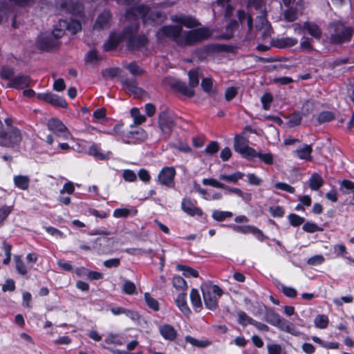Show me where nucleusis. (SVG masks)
Segmentation results:
<instances>
[{
    "label": "nucleus",
    "mask_w": 354,
    "mask_h": 354,
    "mask_svg": "<svg viewBox=\"0 0 354 354\" xmlns=\"http://www.w3.org/2000/svg\"><path fill=\"white\" fill-rule=\"evenodd\" d=\"M281 319L282 317L277 313H276L274 309L268 308L266 310L263 319L268 324L274 326H277L279 324Z\"/></svg>",
    "instance_id": "obj_21"
},
{
    "label": "nucleus",
    "mask_w": 354,
    "mask_h": 354,
    "mask_svg": "<svg viewBox=\"0 0 354 354\" xmlns=\"http://www.w3.org/2000/svg\"><path fill=\"white\" fill-rule=\"evenodd\" d=\"M353 30L352 28L346 26L337 21L331 25L330 33V42L333 44L339 45L351 41Z\"/></svg>",
    "instance_id": "obj_4"
},
{
    "label": "nucleus",
    "mask_w": 354,
    "mask_h": 354,
    "mask_svg": "<svg viewBox=\"0 0 354 354\" xmlns=\"http://www.w3.org/2000/svg\"><path fill=\"white\" fill-rule=\"evenodd\" d=\"M122 39H123V33L112 32L103 45L104 50L109 51L115 49L118 47Z\"/></svg>",
    "instance_id": "obj_19"
},
{
    "label": "nucleus",
    "mask_w": 354,
    "mask_h": 354,
    "mask_svg": "<svg viewBox=\"0 0 354 354\" xmlns=\"http://www.w3.org/2000/svg\"><path fill=\"white\" fill-rule=\"evenodd\" d=\"M176 170L172 167H165L162 169L158 176V181L160 184L168 187H174V178Z\"/></svg>",
    "instance_id": "obj_11"
},
{
    "label": "nucleus",
    "mask_w": 354,
    "mask_h": 354,
    "mask_svg": "<svg viewBox=\"0 0 354 354\" xmlns=\"http://www.w3.org/2000/svg\"><path fill=\"white\" fill-rule=\"evenodd\" d=\"M131 115L133 118L135 123L137 124H140L146 120L145 116L140 114L138 108H133L131 110Z\"/></svg>",
    "instance_id": "obj_54"
},
{
    "label": "nucleus",
    "mask_w": 354,
    "mask_h": 354,
    "mask_svg": "<svg viewBox=\"0 0 354 354\" xmlns=\"http://www.w3.org/2000/svg\"><path fill=\"white\" fill-rule=\"evenodd\" d=\"M299 15V14L296 8L290 7L284 12V18L286 21L292 22L297 19Z\"/></svg>",
    "instance_id": "obj_44"
},
{
    "label": "nucleus",
    "mask_w": 354,
    "mask_h": 354,
    "mask_svg": "<svg viewBox=\"0 0 354 354\" xmlns=\"http://www.w3.org/2000/svg\"><path fill=\"white\" fill-rule=\"evenodd\" d=\"M118 4L130 6L125 12L124 17L128 21H137L142 18L144 23L158 22L162 20V13L153 11L145 5H139L140 0H115Z\"/></svg>",
    "instance_id": "obj_2"
},
{
    "label": "nucleus",
    "mask_w": 354,
    "mask_h": 354,
    "mask_svg": "<svg viewBox=\"0 0 354 354\" xmlns=\"http://www.w3.org/2000/svg\"><path fill=\"white\" fill-rule=\"evenodd\" d=\"M334 119V115L330 111H323L320 113L317 117L319 123H324L330 122Z\"/></svg>",
    "instance_id": "obj_56"
},
{
    "label": "nucleus",
    "mask_w": 354,
    "mask_h": 354,
    "mask_svg": "<svg viewBox=\"0 0 354 354\" xmlns=\"http://www.w3.org/2000/svg\"><path fill=\"white\" fill-rule=\"evenodd\" d=\"M88 154L95 157L97 160H103L110 158L111 151L103 152L101 148L96 144H93L88 150Z\"/></svg>",
    "instance_id": "obj_20"
},
{
    "label": "nucleus",
    "mask_w": 354,
    "mask_h": 354,
    "mask_svg": "<svg viewBox=\"0 0 354 354\" xmlns=\"http://www.w3.org/2000/svg\"><path fill=\"white\" fill-rule=\"evenodd\" d=\"M239 27V23L236 20H231L226 26L227 32L224 34L223 38L230 39L232 37V32Z\"/></svg>",
    "instance_id": "obj_46"
},
{
    "label": "nucleus",
    "mask_w": 354,
    "mask_h": 354,
    "mask_svg": "<svg viewBox=\"0 0 354 354\" xmlns=\"http://www.w3.org/2000/svg\"><path fill=\"white\" fill-rule=\"evenodd\" d=\"M158 330L162 337L166 340L174 341L177 337L176 330L170 324L160 325Z\"/></svg>",
    "instance_id": "obj_18"
},
{
    "label": "nucleus",
    "mask_w": 354,
    "mask_h": 354,
    "mask_svg": "<svg viewBox=\"0 0 354 354\" xmlns=\"http://www.w3.org/2000/svg\"><path fill=\"white\" fill-rule=\"evenodd\" d=\"M127 137L132 140L143 141L147 138V133L142 128H138L135 131H129Z\"/></svg>",
    "instance_id": "obj_32"
},
{
    "label": "nucleus",
    "mask_w": 354,
    "mask_h": 354,
    "mask_svg": "<svg viewBox=\"0 0 354 354\" xmlns=\"http://www.w3.org/2000/svg\"><path fill=\"white\" fill-rule=\"evenodd\" d=\"M248 140L242 136H236L234 138V149L243 158L252 159L255 158L256 150L248 145Z\"/></svg>",
    "instance_id": "obj_7"
},
{
    "label": "nucleus",
    "mask_w": 354,
    "mask_h": 354,
    "mask_svg": "<svg viewBox=\"0 0 354 354\" xmlns=\"http://www.w3.org/2000/svg\"><path fill=\"white\" fill-rule=\"evenodd\" d=\"M22 134L18 128H11L1 132V147H15L20 145Z\"/></svg>",
    "instance_id": "obj_6"
},
{
    "label": "nucleus",
    "mask_w": 354,
    "mask_h": 354,
    "mask_svg": "<svg viewBox=\"0 0 354 354\" xmlns=\"http://www.w3.org/2000/svg\"><path fill=\"white\" fill-rule=\"evenodd\" d=\"M302 115H303L299 112L293 113L288 121L290 127H295L300 124Z\"/></svg>",
    "instance_id": "obj_61"
},
{
    "label": "nucleus",
    "mask_w": 354,
    "mask_h": 354,
    "mask_svg": "<svg viewBox=\"0 0 354 354\" xmlns=\"http://www.w3.org/2000/svg\"><path fill=\"white\" fill-rule=\"evenodd\" d=\"M36 45L41 50L50 51L57 48L59 45V41H57L55 36L46 32L37 37Z\"/></svg>",
    "instance_id": "obj_8"
},
{
    "label": "nucleus",
    "mask_w": 354,
    "mask_h": 354,
    "mask_svg": "<svg viewBox=\"0 0 354 354\" xmlns=\"http://www.w3.org/2000/svg\"><path fill=\"white\" fill-rule=\"evenodd\" d=\"M272 100L273 98L271 94L266 93L263 95L261 97V101L263 104V109L268 110L270 109Z\"/></svg>",
    "instance_id": "obj_62"
},
{
    "label": "nucleus",
    "mask_w": 354,
    "mask_h": 354,
    "mask_svg": "<svg viewBox=\"0 0 354 354\" xmlns=\"http://www.w3.org/2000/svg\"><path fill=\"white\" fill-rule=\"evenodd\" d=\"M303 230L309 233H314L315 232L322 231V229L319 227L316 223L311 222H306L302 226Z\"/></svg>",
    "instance_id": "obj_57"
},
{
    "label": "nucleus",
    "mask_w": 354,
    "mask_h": 354,
    "mask_svg": "<svg viewBox=\"0 0 354 354\" xmlns=\"http://www.w3.org/2000/svg\"><path fill=\"white\" fill-rule=\"evenodd\" d=\"M126 68L133 75H140L144 73V71L135 62L127 64Z\"/></svg>",
    "instance_id": "obj_55"
},
{
    "label": "nucleus",
    "mask_w": 354,
    "mask_h": 354,
    "mask_svg": "<svg viewBox=\"0 0 354 354\" xmlns=\"http://www.w3.org/2000/svg\"><path fill=\"white\" fill-rule=\"evenodd\" d=\"M277 327L281 330H284L290 334H295V328L294 325L283 318L281 319L279 324Z\"/></svg>",
    "instance_id": "obj_40"
},
{
    "label": "nucleus",
    "mask_w": 354,
    "mask_h": 354,
    "mask_svg": "<svg viewBox=\"0 0 354 354\" xmlns=\"http://www.w3.org/2000/svg\"><path fill=\"white\" fill-rule=\"evenodd\" d=\"M111 242V239L106 237L97 238L95 241L94 248L97 250L100 254L107 253L109 248H104V246L109 245Z\"/></svg>",
    "instance_id": "obj_27"
},
{
    "label": "nucleus",
    "mask_w": 354,
    "mask_h": 354,
    "mask_svg": "<svg viewBox=\"0 0 354 354\" xmlns=\"http://www.w3.org/2000/svg\"><path fill=\"white\" fill-rule=\"evenodd\" d=\"M176 268L178 270L182 271L183 274L186 277H188L189 276L197 277L198 276V271L190 267H187L183 265H178Z\"/></svg>",
    "instance_id": "obj_41"
},
{
    "label": "nucleus",
    "mask_w": 354,
    "mask_h": 354,
    "mask_svg": "<svg viewBox=\"0 0 354 354\" xmlns=\"http://www.w3.org/2000/svg\"><path fill=\"white\" fill-rule=\"evenodd\" d=\"M122 178L125 181L134 182L137 179V175L132 170L124 169L122 173Z\"/></svg>",
    "instance_id": "obj_63"
},
{
    "label": "nucleus",
    "mask_w": 354,
    "mask_h": 354,
    "mask_svg": "<svg viewBox=\"0 0 354 354\" xmlns=\"http://www.w3.org/2000/svg\"><path fill=\"white\" fill-rule=\"evenodd\" d=\"M258 21L256 24V28L257 29H264V34L270 35V25L268 23V21L266 18V10H263L262 12H260V15L257 16Z\"/></svg>",
    "instance_id": "obj_22"
},
{
    "label": "nucleus",
    "mask_w": 354,
    "mask_h": 354,
    "mask_svg": "<svg viewBox=\"0 0 354 354\" xmlns=\"http://www.w3.org/2000/svg\"><path fill=\"white\" fill-rule=\"evenodd\" d=\"M145 299L147 306L155 311L159 310V304L157 300L153 298L148 292L145 294Z\"/></svg>",
    "instance_id": "obj_52"
},
{
    "label": "nucleus",
    "mask_w": 354,
    "mask_h": 354,
    "mask_svg": "<svg viewBox=\"0 0 354 354\" xmlns=\"http://www.w3.org/2000/svg\"><path fill=\"white\" fill-rule=\"evenodd\" d=\"M203 300L207 308L214 310L218 307V300L223 295L222 289L217 285L201 286Z\"/></svg>",
    "instance_id": "obj_5"
},
{
    "label": "nucleus",
    "mask_w": 354,
    "mask_h": 354,
    "mask_svg": "<svg viewBox=\"0 0 354 354\" xmlns=\"http://www.w3.org/2000/svg\"><path fill=\"white\" fill-rule=\"evenodd\" d=\"M59 22V26L65 28L68 30L71 31L73 34H76L82 30V25L78 21L71 20V21H68L67 20L60 19Z\"/></svg>",
    "instance_id": "obj_23"
},
{
    "label": "nucleus",
    "mask_w": 354,
    "mask_h": 354,
    "mask_svg": "<svg viewBox=\"0 0 354 354\" xmlns=\"http://www.w3.org/2000/svg\"><path fill=\"white\" fill-rule=\"evenodd\" d=\"M172 283L174 287L178 290H185L187 288V282L180 276L174 277Z\"/></svg>",
    "instance_id": "obj_45"
},
{
    "label": "nucleus",
    "mask_w": 354,
    "mask_h": 354,
    "mask_svg": "<svg viewBox=\"0 0 354 354\" xmlns=\"http://www.w3.org/2000/svg\"><path fill=\"white\" fill-rule=\"evenodd\" d=\"M57 6L61 10L75 15H82L84 11L82 3L77 0H60Z\"/></svg>",
    "instance_id": "obj_10"
},
{
    "label": "nucleus",
    "mask_w": 354,
    "mask_h": 354,
    "mask_svg": "<svg viewBox=\"0 0 354 354\" xmlns=\"http://www.w3.org/2000/svg\"><path fill=\"white\" fill-rule=\"evenodd\" d=\"M170 19L178 25L161 27L156 32V37L159 41H162L165 38H169L178 45L192 46L208 39L212 35V32L206 28L183 31L182 26L191 28L199 25L197 20L190 15H171Z\"/></svg>",
    "instance_id": "obj_1"
},
{
    "label": "nucleus",
    "mask_w": 354,
    "mask_h": 354,
    "mask_svg": "<svg viewBox=\"0 0 354 354\" xmlns=\"http://www.w3.org/2000/svg\"><path fill=\"white\" fill-rule=\"evenodd\" d=\"M122 84L125 89L136 97H142L145 94V91L138 86V82L134 78L125 79L122 81Z\"/></svg>",
    "instance_id": "obj_15"
},
{
    "label": "nucleus",
    "mask_w": 354,
    "mask_h": 354,
    "mask_svg": "<svg viewBox=\"0 0 354 354\" xmlns=\"http://www.w3.org/2000/svg\"><path fill=\"white\" fill-rule=\"evenodd\" d=\"M313 149L311 145H304L302 147L295 150V153L299 159L310 160L312 159L311 153Z\"/></svg>",
    "instance_id": "obj_26"
},
{
    "label": "nucleus",
    "mask_w": 354,
    "mask_h": 354,
    "mask_svg": "<svg viewBox=\"0 0 354 354\" xmlns=\"http://www.w3.org/2000/svg\"><path fill=\"white\" fill-rule=\"evenodd\" d=\"M340 189L345 194H348L351 192H353L354 183L348 180H343L341 182Z\"/></svg>",
    "instance_id": "obj_53"
},
{
    "label": "nucleus",
    "mask_w": 354,
    "mask_h": 354,
    "mask_svg": "<svg viewBox=\"0 0 354 354\" xmlns=\"http://www.w3.org/2000/svg\"><path fill=\"white\" fill-rule=\"evenodd\" d=\"M48 129L56 136L67 138L69 132L66 127L58 119L51 118L47 123Z\"/></svg>",
    "instance_id": "obj_12"
},
{
    "label": "nucleus",
    "mask_w": 354,
    "mask_h": 354,
    "mask_svg": "<svg viewBox=\"0 0 354 354\" xmlns=\"http://www.w3.org/2000/svg\"><path fill=\"white\" fill-rule=\"evenodd\" d=\"M14 184L15 185L21 189V190H27L30 184V178L27 176L18 175L14 177Z\"/></svg>",
    "instance_id": "obj_30"
},
{
    "label": "nucleus",
    "mask_w": 354,
    "mask_h": 354,
    "mask_svg": "<svg viewBox=\"0 0 354 354\" xmlns=\"http://www.w3.org/2000/svg\"><path fill=\"white\" fill-rule=\"evenodd\" d=\"M244 176V174L241 171H236L234 174L227 175V174H220L219 179L232 183H236L239 180L243 178Z\"/></svg>",
    "instance_id": "obj_33"
},
{
    "label": "nucleus",
    "mask_w": 354,
    "mask_h": 354,
    "mask_svg": "<svg viewBox=\"0 0 354 354\" xmlns=\"http://www.w3.org/2000/svg\"><path fill=\"white\" fill-rule=\"evenodd\" d=\"M176 126L172 116L167 111H163L158 115V127L163 135L168 136Z\"/></svg>",
    "instance_id": "obj_9"
},
{
    "label": "nucleus",
    "mask_w": 354,
    "mask_h": 354,
    "mask_svg": "<svg viewBox=\"0 0 354 354\" xmlns=\"http://www.w3.org/2000/svg\"><path fill=\"white\" fill-rule=\"evenodd\" d=\"M201 87L203 91L209 95H213L216 93V90L213 88V80L210 77L202 79Z\"/></svg>",
    "instance_id": "obj_34"
},
{
    "label": "nucleus",
    "mask_w": 354,
    "mask_h": 354,
    "mask_svg": "<svg viewBox=\"0 0 354 354\" xmlns=\"http://www.w3.org/2000/svg\"><path fill=\"white\" fill-rule=\"evenodd\" d=\"M111 15L109 10H104L97 18L94 28L102 30L108 28L111 25Z\"/></svg>",
    "instance_id": "obj_17"
},
{
    "label": "nucleus",
    "mask_w": 354,
    "mask_h": 354,
    "mask_svg": "<svg viewBox=\"0 0 354 354\" xmlns=\"http://www.w3.org/2000/svg\"><path fill=\"white\" fill-rule=\"evenodd\" d=\"M185 341L189 344H191L193 346L201 347V348H205L208 346H209L212 342L209 340L204 339V340H199L197 339H195L194 337L187 335L185 337Z\"/></svg>",
    "instance_id": "obj_37"
},
{
    "label": "nucleus",
    "mask_w": 354,
    "mask_h": 354,
    "mask_svg": "<svg viewBox=\"0 0 354 354\" xmlns=\"http://www.w3.org/2000/svg\"><path fill=\"white\" fill-rule=\"evenodd\" d=\"M139 26V23L136 21L127 26L123 31V39L131 51L140 50L148 44L149 40L145 35H138Z\"/></svg>",
    "instance_id": "obj_3"
},
{
    "label": "nucleus",
    "mask_w": 354,
    "mask_h": 354,
    "mask_svg": "<svg viewBox=\"0 0 354 354\" xmlns=\"http://www.w3.org/2000/svg\"><path fill=\"white\" fill-rule=\"evenodd\" d=\"M122 291L127 295H133L136 292L135 283L129 280H124Z\"/></svg>",
    "instance_id": "obj_51"
},
{
    "label": "nucleus",
    "mask_w": 354,
    "mask_h": 354,
    "mask_svg": "<svg viewBox=\"0 0 354 354\" xmlns=\"http://www.w3.org/2000/svg\"><path fill=\"white\" fill-rule=\"evenodd\" d=\"M238 323L242 326L252 324L254 319L249 317L244 311H239L237 313Z\"/></svg>",
    "instance_id": "obj_42"
},
{
    "label": "nucleus",
    "mask_w": 354,
    "mask_h": 354,
    "mask_svg": "<svg viewBox=\"0 0 354 354\" xmlns=\"http://www.w3.org/2000/svg\"><path fill=\"white\" fill-rule=\"evenodd\" d=\"M324 184V179L317 173H313L308 180V185L312 190L317 191Z\"/></svg>",
    "instance_id": "obj_29"
},
{
    "label": "nucleus",
    "mask_w": 354,
    "mask_h": 354,
    "mask_svg": "<svg viewBox=\"0 0 354 354\" xmlns=\"http://www.w3.org/2000/svg\"><path fill=\"white\" fill-rule=\"evenodd\" d=\"M137 210L135 209L118 208L113 212V216L115 218H125L132 214L136 215Z\"/></svg>",
    "instance_id": "obj_36"
},
{
    "label": "nucleus",
    "mask_w": 354,
    "mask_h": 354,
    "mask_svg": "<svg viewBox=\"0 0 354 354\" xmlns=\"http://www.w3.org/2000/svg\"><path fill=\"white\" fill-rule=\"evenodd\" d=\"M325 261L324 257L322 254H317L311 257L307 260V263L309 266H319L322 264Z\"/></svg>",
    "instance_id": "obj_60"
},
{
    "label": "nucleus",
    "mask_w": 354,
    "mask_h": 354,
    "mask_svg": "<svg viewBox=\"0 0 354 354\" xmlns=\"http://www.w3.org/2000/svg\"><path fill=\"white\" fill-rule=\"evenodd\" d=\"M186 296V293L179 294L176 299V303L181 312L185 315H188L191 313V310L187 304Z\"/></svg>",
    "instance_id": "obj_28"
},
{
    "label": "nucleus",
    "mask_w": 354,
    "mask_h": 354,
    "mask_svg": "<svg viewBox=\"0 0 354 354\" xmlns=\"http://www.w3.org/2000/svg\"><path fill=\"white\" fill-rule=\"evenodd\" d=\"M315 109V102L311 100L305 101L301 107V114L308 115L311 113Z\"/></svg>",
    "instance_id": "obj_49"
},
{
    "label": "nucleus",
    "mask_w": 354,
    "mask_h": 354,
    "mask_svg": "<svg viewBox=\"0 0 354 354\" xmlns=\"http://www.w3.org/2000/svg\"><path fill=\"white\" fill-rule=\"evenodd\" d=\"M174 88L178 92L189 97H192L195 95L194 89L189 86V84L187 85L186 83L181 81L176 82L174 84Z\"/></svg>",
    "instance_id": "obj_24"
},
{
    "label": "nucleus",
    "mask_w": 354,
    "mask_h": 354,
    "mask_svg": "<svg viewBox=\"0 0 354 354\" xmlns=\"http://www.w3.org/2000/svg\"><path fill=\"white\" fill-rule=\"evenodd\" d=\"M232 216V213L231 212L214 210L212 213V218L217 221H223L226 218H230Z\"/></svg>",
    "instance_id": "obj_50"
},
{
    "label": "nucleus",
    "mask_w": 354,
    "mask_h": 354,
    "mask_svg": "<svg viewBox=\"0 0 354 354\" xmlns=\"http://www.w3.org/2000/svg\"><path fill=\"white\" fill-rule=\"evenodd\" d=\"M298 41L297 39L293 37H286L282 38L278 41V46L279 48L292 47L297 44Z\"/></svg>",
    "instance_id": "obj_47"
},
{
    "label": "nucleus",
    "mask_w": 354,
    "mask_h": 354,
    "mask_svg": "<svg viewBox=\"0 0 354 354\" xmlns=\"http://www.w3.org/2000/svg\"><path fill=\"white\" fill-rule=\"evenodd\" d=\"M314 324L317 328H326L328 324V318L325 315H319L315 317Z\"/></svg>",
    "instance_id": "obj_43"
},
{
    "label": "nucleus",
    "mask_w": 354,
    "mask_h": 354,
    "mask_svg": "<svg viewBox=\"0 0 354 354\" xmlns=\"http://www.w3.org/2000/svg\"><path fill=\"white\" fill-rule=\"evenodd\" d=\"M304 28L315 39L320 38L322 35V30L317 24L310 22H306L304 24Z\"/></svg>",
    "instance_id": "obj_31"
},
{
    "label": "nucleus",
    "mask_w": 354,
    "mask_h": 354,
    "mask_svg": "<svg viewBox=\"0 0 354 354\" xmlns=\"http://www.w3.org/2000/svg\"><path fill=\"white\" fill-rule=\"evenodd\" d=\"M269 354H286L279 344H273L268 346Z\"/></svg>",
    "instance_id": "obj_64"
},
{
    "label": "nucleus",
    "mask_w": 354,
    "mask_h": 354,
    "mask_svg": "<svg viewBox=\"0 0 354 354\" xmlns=\"http://www.w3.org/2000/svg\"><path fill=\"white\" fill-rule=\"evenodd\" d=\"M14 259L15 261V267L17 271L21 275L26 274L27 269L21 257L19 256L15 255L14 257Z\"/></svg>",
    "instance_id": "obj_48"
},
{
    "label": "nucleus",
    "mask_w": 354,
    "mask_h": 354,
    "mask_svg": "<svg viewBox=\"0 0 354 354\" xmlns=\"http://www.w3.org/2000/svg\"><path fill=\"white\" fill-rule=\"evenodd\" d=\"M288 220L291 225L294 227L299 226L304 222V218L295 214H290L288 216Z\"/></svg>",
    "instance_id": "obj_59"
},
{
    "label": "nucleus",
    "mask_w": 354,
    "mask_h": 354,
    "mask_svg": "<svg viewBox=\"0 0 354 354\" xmlns=\"http://www.w3.org/2000/svg\"><path fill=\"white\" fill-rule=\"evenodd\" d=\"M32 80L30 76L21 75L12 78L5 86L6 88H24L32 84Z\"/></svg>",
    "instance_id": "obj_13"
},
{
    "label": "nucleus",
    "mask_w": 354,
    "mask_h": 354,
    "mask_svg": "<svg viewBox=\"0 0 354 354\" xmlns=\"http://www.w3.org/2000/svg\"><path fill=\"white\" fill-rule=\"evenodd\" d=\"M37 98L45 101L54 106L62 108L67 107V103L64 98L51 93H39L37 95Z\"/></svg>",
    "instance_id": "obj_14"
},
{
    "label": "nucleus",
    "mask_w": 354,
    "mask_h": 354,
    "mask_svg": "<svg viewBox=\"0 0 354 354\" xmlns=\"http://www.w3.org/2000/svg\"><path fill=\"white\" fill-rule=\"evenodd\" d=\"M188 76L189 86L194 89V88L196 87L199 84L198 69L190 70L188 72Z\"/></svg>",
    "instance_id": "obj_39"
},
{
    "label": "nucleus",
    "mask_w": 354,
    "mask_h": 354,
    "mask_svg": "<svg viewBox=\"0 0 354 354\" xmlns=\"http://www.w3.org/2000/svg\"><path fill=\"white\" fill-rule=\"evenodd\" d=\"M182 210L191 216L196 215L201 216L203 215V211L201 208L196 207L190 198H185L183 199L181 203Z\"/></svg>",
    "instance_id": "obj_16"
},
{
    "label": "nucleus",
    "mask_w": 354,
    "mask_h": 354,
    "mask_svg": "<svg viewBox=\"0 0 354 354\" xmlns=\"http://www.w3.org/2000/svg\"><path fill=\"white\" fill-rule=\"evenodd\" d=\"M237 16L239 21L243 24L245 20H247V25L249 30H252L253 27V20L251 15H248L244 10H240L237 12Z\"/></svg>",
    "instance_id": "obj_38"
},
{
    "label": "nucleus",
    "mask_w": 354,
    "mask_h": 354,
    "mask_svg": "<svg viewBox=\"0 0 354 354\" xmlns=\"http://www.w3.org/2000/svg\"><path fill=\"white\" fill-rule=\"evenodd\" d=\"M234 232L246 234H261V231L257 227L252 225H232L230 226Z\"/></svg>",
    "instance_id": "obj_25"
},
{
    "label": "nucleus",
    "mask_w": 354,
    "mask_h": 354,
    "mask_svg": "<svg viewBox=\"0 0 354 354\" xmlns=\"http://www.w3.org/2000/svg\"><path fill=\"white\" fill-rule=\"evenodd\" d=\"M190 299L192 306L196 309H200L202 307V301L198 290L193 288L190 292Z\"/></svg>",
    "instance_id": "obj_35"
},
{
    "label": "nucleus",
    "mask_w": 354,
    "mask_h": 354,
    "mask_svg": "<svg viewBox=\"0 0 354 354\" xmlns=\"http://www.w3.org/2000/svg\"><path fill=\"white\" fill-rule=\"evenodd\" d=\"M202 182L204 185H209L220 189L225 188V184L218 182L214 178H204Z\"/></svg>",
    "instance_id": "obj_58"
}]
</instances>
